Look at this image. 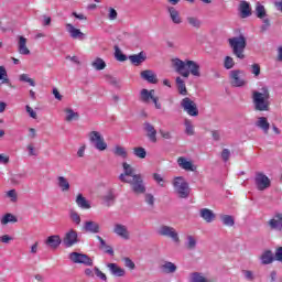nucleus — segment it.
<instances>
[{"label": "nucleus", "mask_w": 282, "mask_h": 282, "mask_svg": "<svg viewBox=\"0 0 282 282\" xmlns=\"http://www.w3.org/2000/svg\"><path fill=\"white\" fill-rule=\"evenodd\" d=\"M122 166L123 173L119 175L120 182L130 184L131 191L134 195H144V193H147V185H144L142 174H135V169L127 162H123Z\"/></svg>", "instance_id": "obj_1"}, {"label": "nucleus", "mask_w": 282, "mask_h": 282, "mask_svg": "<svg viewBox=\"0 0 282 282\" xmlns=\"http://www.w3.org/2000/svg\"><path fill=\"white\" fill-rule=\"evenodd\" d=\"M173 67L177 74L183 76V78H188L192 74V76H196V78H199L202 76V73L199 72V65L195 61H182L180 58L172 59Z\"/></svg>", "instance_id": "obj_2"}, {"label": "nucleus", "mask_w": 282, "mask_h": 282, "mask_svg": "<svg viewBox=\"0 0 282 282\" xmlns=\"http://www.w3.org/2000/svg\"><path fill=\"white\" fill-rule=\"evenodd\" d=\"M252 104L256 111H270V89L263 86L260 91H252Z\"/></svg>", "instance_id": "obj_3"}, {"label": "nucleus", "mask_w": 282, "mask_h": 282, "mask_svg": "<svg viewBox=\"0 0 282 282\" xmlns=\"http://www.w3.org/2000/svg\"><path fill=\"white\" fill-rule=\"evenodd\" d=\"M228 43L229 47L232 50V54L243 61V58H246L243 52H246V46L248 45L246 36L240 34L239 36L230 37L228 39Z\"/></svg>", "instance_id": "obj_4"}, {"label": "nucleus", "mask_w": 282, "mask_h": 282, "mask_svg": "<svg viewBox=\"0 0 282 282\" xmlns=\"http://www.w3.org/2000/svg\"><path fill=\"white\" fill-rule=\"evenodd\" d=\"M173 186L181 199H186L191 195V189L188 188V183L184 181L183 177L178 176L174 178Z\"/></svg>", "instance_id": "obj_5"}, {"label": "nucleus", "mask_w": 282, "mask_h": 282, "mask_svg": "<svg viewBox=\"0 0 282 282\" xmlns=\"http://www.w3.org/2000/svg\"><path fill=\"white\" fill-rule=\"evenodd\" d=\"M229 78L232 87H246V85H248L246 72L241 69L230 70Z\"/></svg>", "instance_id": "obj_6"}, {"label": "nucleus", "mask_w": 282, "mask_h": 282, "mask_svg": "<svg viewBox=\"0 0 282 282\" xmlns=\"http://www.w3.org/2000/svg\"><path fill=\"white\" fill-rule=\"evenodd\" d=\"M158 235H160V237H167L169 239H172L174 243H180V234L174 227L162 225L158 229Z\"/></svg>", "instance_id": "obj_7"}, {"label": "nucleus", "mask_w": 282, "mask_h": 282, "mask_svg": "<svg viewBox=\"0 0 282 282\" xmlns=\"http://www.w3.org/2000/svg\"><path fill=\"white\" fill-rule=\"evenodd\" d=\"M88 138L97 151H107V142H105V137H102L100 132L91 131L88 134Z\"/></svg>", "instance_id": "obj_8"}, {"label": "nucleus", "mask_w": 282, "mask_h": 282, "mask_svg": "<svg viewBox=\"0 0 282 282\" xmlns=\"http://www.w3.org/2000/svg\"><path fill=\"white\" fill-rule=\"evenodd\" d=\"M181 107L184 111H186L187 116H192L193 118H197V116H199L197 104H195V101L188 97H185L181 100Z\"/></svg>", "instance_id": "obj_9"}, {"label": "nucleus", "mask_w": 282, "mask_h": 282, "mask_svg": "<svg viewBox=\"0 0 282 282\" xmlns=\"http://www.w3.org/2000/svg\"><path fill=\"white\" fill-rule=\"evenodd\" d=\"M254 182L258 191H268L272 186V181L263 172L256 173Z\"/></svg>", "instance_id": "obj_10"}, {"label": "nucleus", "mask_w": 282, "mask_h": 282, "mask_svg": "<svg viewBox=\"0 0 282 282\" xmlns=\"http://www.w3.org/2000/svg\"><path fill=\"white\" fill-rule=\"evenodd\" d=\"M69 259L73 263H82L83 265H94V260L85 253L70 252Z\"/></svg>", "instance_id": "obj_11"}, {"label": "nucleus", "mask_w": 282, "mask_h": 282, "mask_svg": "<svg viewBox=\"0 0 282 282\" xmlns=\"http://www.w3.org/2000/svg\"><path fill=\"white\" fill-rule=\"evenodd\" d=\"M143 131L145 132L147 138L155 144L158 142V130H155V126L151 122L143 123Z\"/></svg>", "instance_id": "obj_12"}, {"label": "nucleus", "mask_w": 282, "mask_h": 282, "mask_svg": "<svg viewBox=\"0 0 282 282\" xmlns=\"http://www.w3.org/2000/svg\"><path fill=\"white\" fill-rule=\"evenodd\" d=\"M63 243L66 248H72V246L78 243V232L74 229L68 230L63 238Z\"/></svg>", "instance_id": "obj_13"}, {"label": "nucleus", "mask_w": 282, "mask_h": 282, "mask_svg": "<svg viewBox=\"0 0 282 282\" xmlns=\"http://www.w3.org/2000/svg\"><path fill=\"white\" fill-rule=\"evenodd\" d=\"M44 243L51 250H58V248H61V243H63V239H61L59 235H53V236H48L45 239Z\"/></svg>", "instance_id": "obj_14"}, {"label": "nucleus", "mask_w": 282, "mask_h": 282, "mask_svg": "<svg viewBox=\"0 0 282 282\" xmlns=\"http://www.w3.org/2000/svg\"><path fill=\"white\" fill-rule=\"evenodd\" d=\"M113 232L117 235V237H120L121 239H124L126 241L130 239L131 234L129 232V229L127 226L122 224H116L113 227Z\"/></svg>", "instance_id": "obj_15"}, {"label": "nucleus", "mask_w": 282, "mask_h": 282, "mask_svg": "<svg viewBox=\"0 0 282 282\" xmlns=\"http://www.w3.org/2000/svg\"><path fill=\"white\" fill-rule=\"evenodd\" d=\"M269 227L271 230H278L281 232L282 230V214H275L273 218L269 220Z\"/></svg>", "instance_id": "obj_16"}, {"label": "nucleus", "mask_w": 282, "mask_h": 282, "mask_svg": "<svg viewBox=\"0 0 282 282\" xmlns=\"http://www.w3.org/2000/svg\"><path fill=\"white\" fill-rule=\"evenodd\" d=\"M66 30L70 34V39H78L79 41H84L85 33L80 31V29H76L70 23L66 24Z\"/></svg>", "instance_id": "obj_17"}, {"label": "nucleus", "mask_w": 282, "mask_h": 282, "mask_svg": "<svg viewBox=\"0 0 282 282\" xmlns=\"http://www.w3.org/2000/svg\"><path fill=\"white\" fill-rule=\"evenodd\" d=\"M83 229L85 230V232H91L93 235H98V232H100V224L93 220H87L84 224Z\"/></svg>", "instance_id": "obj_18"}, {"label": "nucleus", "mask_w": 282, "mask_h": 282, "mask_svg": "<svg viewBox=\"0 0 282 282\" xmlns=\"http://www.w3.org/2000/svg\"><path fill=\"white\" fill-rule=\"evenodd\" d=\"M107 268L112 276H126L127 271L117 263H108Z\"/></svg>", "instance_id": "obj_19"}, {"label": "nucleus", "mask_w": 282, "mask_h": 282, "mask_svg": "<svg viewBox=\"0 0 282 282\" xmlns=\"http://www.w3.org/2000/svg\"><path fill=\"white\" fill-rule=\"evenodd\" d=\"M177 164L184 171H197V166H195L193 162L186 160L184 156H180L177 159Z\"/></svg>", "instance_id": "obj_20"}, {"label": "nucleus", "mask_w": 282, "mask_h": 282, "mask_svg": "<svg viewBox=\"0 0 282 282\" xmlns=\"http://www.w3.org/2000/svg\"><path fill=\"white\" fill-rule=\"evenodd\" d=\"M141 78L148 83H151L152 85H156L158 83V75H155V73L151 69L142 70Z\"/></svg>", "instance_id": "obj_21"}, {"label": "nucleus", "mask_w": 282, "mask_h": 282, "mask_svg": "<svg viewBox=\"0 0 282 282\" xmlns=\"http://www.w3.org/2000/svg\"><path fill=\"white\" fill-rule=\"evenodd\" d=\"M199 215H200L202 219H204V221H206L207 224H213V221H215L216 215L212 209L202 208L199 210Z\"/></svg>", "instance_id": "obj_22"}, {"label": "nucleus", "mask_w": 282, "mask_h": 282, "mask_svg": "<svg viewBox=\"0 0 282 282\" xmlns=\"http://www.w3.org/2000/svg\"><path fill=\"white\" fill-rule=\"evenodd\" d=\"M167 12L172 23L175 25H180L182 23V15H180V11H177V9L174 7H167Z\"/></svg>", "instance_id": "obj_23"}, {"label": "nucleus", "mask_w": 282, "mask_h": 282, "mask_svg": "<svg viewBox=\"0 0 282 282\" xmlns=\"http://www.w3.org/2000/svg\"><path fill=\"white\" fill-rule=\"evenodd\" d=\"M239 10H240L241 19H248V17H252V9L250 8L249 2L247 1L240 2Z\"/></svg>", "instance_id": "obj_24"}, {"label": "nucleus", "mask_w": 282, "mask_h": 282, "mask_svg": "<svg viewBox=\"0 0 282 282\" xmlns=\"http://www.w3.org/2000/svg\"><path fill=\"white\" fill-rule=\"evenodd\" d=\"M128 58L132 65H135L138 67V65H142V63L147 61V53L140 52L139 54L130 55Z\"/></svg>", "instance_id": "obj_25"}, {"label": "nucleus", "mask_w": 282, "mask_h": 282, "mask_svg": "<svg viewBox=\"0 0 282 282\" xmlns=\"http://www.w3.org/2000/svg\"><path fill=\"white\" fill-rule=\"evenodd\" d=\"M18 52L23 56H28V54H30V48H28V39L21 35L19 36Z\"/></svg>", "instance_id": "obj_26"}, {"label": "nucleus", "mask_w": 282, "mask_h": 282, "mask_svg": "<svg viewBox=\"0 0 282 282\" xmlns=\"http://www.w3.org/2000/svg\"><path fill=\"white\" fill-rule=\"evenodd\" d=\"M161 270L164 274H175V272H177V265L171 261H165L161 265Z\"/></svg>", "instance_id": "obj_27"}, {"label": "nucleus", "mask_w": 282, "mask_h": 282, "mask_svg": "<svg viewBox=\"0 0 282 282\" xmlns=\"http://www.w3.org/2000/svg\"><path fill=\"white\" fill-rule=\"evenodd\" d=\"M76 204L79 208H83L84 210H89V208H91V204L89 203V200H87V198H85V196H83V194L77 195Z\"/></svg>", "instance_id": "obj_28"}, {"label": "nucleus", "mask_w": 282, "mask_h": 282, "mask_svg": "<svg viewBox=\"0 0 282 282\" xmlns=\"http://www.w3.org/2000/svg\"><path fill=\"white\" fill-rule=\"evenodd\" d=\"M57 186L61 188L62 193H67L72 186L69 181L65 176H57Z\"/></svg>", "instance_id": "obj_29"}, {"label": "nucleus", "mask_w": 282, "mask_h": 282, "mask_svg": "<svg viewBox=\"0 0 282 282\" xmlns=\"http://www.w3.org/2000/svg\"><path fill=\"white\" fill-rule=\"evenodd\" d=\"M260 261H261L262 265H270V263H272L274 261V254L272 253V251L265 250L261 254Z\"/></svg>", "instance_id": "obj_30"}, {"label": "nucleus", "mask_w": 282, "mask_h": 282, "mask_svg": "<svg viewBox=\"0 0 282 282\" xmlns=\"http://www.w3.org/2000/svg\"><path fill=\"white\" fill-rule=\"evenodd\" d=\"M256 127L262 129L264 133L270 131V122H268V118L265 117H259L258 121L256 122Z\"/></svg>", "instance_id": "obj_31"}, {"label": "nucleus", "mask_w": 282, "mask_h": 282, "mask_svg": "<svg viewBox=\"0 0 282 282\" xmlns=\"http://www.w3.org/2000/svg\"><path fill=\"white\" fill-rule=\"evenodd\" d=\"M154 94H155V90H153V89L149 90V89L143 88L141 90V101L149 104V101L152 100Z\"/></svg>", "instance_id": "obj_32"}, {"label": "nucleus", "mask_w": 282, "mask_h": 282, "mask_svg": "<svg viewBox=\"0 0 282 282\" xmlns=\"http://www.w3.org/2000/svg\"><path fill=\"white\" fill-rule=\"evenodd\" d=\"M186 22L191 28H194V30H199L202 28V21L197 17H187Z\"/></svg>", "instance_id": "obj_33"}, {"label": "nucleus", "mask_w": 282, "mask_h": 282, "mask_svg": "<svg viewBox=\"0 0 282 282\" xmlns=\"http://www.w3.org/2000/svg\"><path fill=\"white\" fill-rule=\"evenodd\" d=\"M176 85L178 93L181 96H188V90L186 89V84L184 83V79L182 77H176Z\"/></svg>", "instance_id": "obj_34"}, {"label": "nucleus", "mask_w": 282, "mask_h": 282, "mask_svg": "<svg viewBox=\"0 0 282 282\" xmlns=\"http://www.w3.org/2000/svg\"><path fill=\"white\" fill-rule=\"evenodd\" d=\"M184 127L186 135H195V126L191 119L184 120Z\"/></svg>", "instance_id": "obj_35"}, {"label": "nucleus", "mask_w": 282, "mask_h": 282, "mask_svg": "<svg viewBox=\"0 0 282 282\" xmlns=\"http://www.w3.org/2000/svg\"><path fill=\"white\" fill-rule=\"evenodd\" d=\"M65 113H66V122H72V120H78V118H80V115H78V112H75L72 108H67L65 109Z\"/></svg>", "instance_id": "obj_36"}, {"label": "nucleus", "mask_w": 282, "mask_h": 282, "mask_svg": "<svg viewBox=\"0 0 282 282\" xmlns=\"http://www.w3.org/2000/svg\"><path fill=\"white\" fill-rule=\"evenodd\" d=\"M17 221H19V219L17 218V216H14L12 214H6L1 218L2 226H6L8 224H17Z\"/></svg>", "instance_id": "obj_37"}, {"label": "nucleus", "mask_w": 282, "mask_h": 282, "mask_svg": "<svg viewBox=\"0 0 282 282\" xmlns=\"http://www.w3.org/2000/svg\"><path fill=\"white\" fill-rule=\"evenodd\" d=\"M189 282H208L203 273L193 272L189 274Z\"/></svg>", "instance_id": "obj_38"}, {"label": "nucleus", "mask_w": 282, "mask_h": 282, "mask_svg": "<svg viewBox=\"0 0 282 282\" xmlns=\"http://www.w3.org/2000/svg\"><path fill=\"white\" fill-rule=\"evenodd\" d=\"M91 66L94 67V69H97V72H100L102 69H105V67H107V63H105V61L100 57H97Z\"/></svg>", "instance_id": "obj_39"}, {"label": "nucleus", "mask_w": 282, "mask_h": 282, "mask_svg": "<svg viewBox=\"0 0 282 282\" xmlns=\"http://www.w3.org/2000/svg\"><path fill=\"white\" fill-rule=\"evenodd\" d=\"M113 153L123 160H127L128 158L127 149H124L122 145H116Z\"/></svg>", "instance_id": "obj_40"}, {"label": "nucleus", "mask_w": 282, "mask_h": 282, "mask_svg": "<svg viewBox=\"0 0 282 282\" xmlns=\"http://www.w3.org/2000/svg\"><path fill=\"white\" fill-rule=\"evenodd\" d=\"M186 248L187 250H195V248H197V239H195L192 235H188L186 237Z\"/></svg>", "instance_id": "obj_41"}, {"label": "nucleus", "mask_w": 282, "mask_h": 282, "mask_svg": "<svg viewBox=\"0 0 282 282\" xmlns=\"http://www.w3.org/2000/svg\"><path fill=\"white\" fill-rule=\"evenodd\" d=\"M0 80H2V85H10V78H8L6 66H0Z\"/></svg>", "instance_id": "obj_42"}, {"label": "nucleus", "mask_w": 282, "mask_h": 282, "mask_svg": "<svg viewBox=\"0 0 282 282\" xmlns=\"http://www.w3.org/2000/svg\"><path fill=\"white\" fill-rule=\"evenodd\" d=\"M115 58L120 63H124V61H127V55L122 53L118 45H115Z\"/></svg>", "instance_id": "obj_43"}, {"label": "nucleus", "mask_w": 282, "mask_h": 282, "mask_svg": "<svg viewBox=\"0 0 282 282\" xmlns=\"http://www.w3.org/2000/svg\"><path fill=\"white\" fill-rule=\"evenodd\" d=\"M265 7L258 2L256 7V15L258 19H265Z\"/></svg>", "instance_id": "obj_44"}, {"label": "nucleus", "mask_w": 282, "mask_h": 282, "mask_svg": "<svg viewBox=\"0 0 282 282\" xmlns=\"http://www.w3.org/2000/svg\"><path fill=\"white\" fill-rule=\"evenodd\" d=\"M104 202L106 206H113V202H116V195H113V192H109L104 196Z\"/></svg>", "instance_id": "obj_45"}, {"label": "nucleus", "mask_w": 282, "mask_h": 282, "mask_svg": "<svg viewBox=\"0 0 282 282\" xmlns=\"http://www.w3.org/2000/svg\"><path fill=\"white\" fill-rule=\"evenodd\" d=\"M133 153L135 158H140L141 160H144V158H147V150L142 147L134 148Z\"/></svg>", "instance_id": "obj_46"}, {"label": "nucleus", "mask_w": 282, "mask_h": 282, "mask_svg": "<svg viewBox=\"0 0 282 282\" xmlns=\"http://www.w3.org/2000/svg\"><path fill=\"white\" fill-rule=\"evenodd\" d=\"M221 221L225 226H235V218L230 215H224L221 216Z\"/></svg>", "instance_id": "obj_47"}, {"label": "nucleus", "mask_w": 282, "mask_h": 282, "mask_svg": "<svg viewBox=\"0 0 282 282\" xmlns=\"http://www.w3.org/2000/svg\"><path fill=\"white\" fill-rule=\"evenodd\" d=\"M20 80L22 83H29V85H31V87H36V83L34 82V79L30 78L29 74L20 75Z\"/></svg>", "instance_id": "obj_48"}, {"label": "nucleus", "mask_w": 282, "mask_h": 282, "mask_svg": "<svg viewBox=\"0 0 282 282\" xmlns=\"http://www.w3.org/2000/svg\"><path fill=\"white\" fill-rule=\"evenodd\" d=\"M224 67L225 69H232V67H235V59L231 56H226Z\"/></svg>", "instance_id": "obj_49"}, {"label": "nucleus", "mask_w": 282, "mask_h": 282, "mask_svg": "<svg viewBox=\"0 0 282 282\" xmlns=\"http://www.w3.org/2000/svg\"><path fill=\"white\" fill-rule=\"evenodd\" d=\"M153 180L154 182H156V184H159V186L164 187L165 181H164V177H162V174L154 173Z\"/></svg>", "instance_id": "obj_50"}, {"label": "nucleus", "mask_w": 282, "mask_h": 282, "mask_svg": "<svg viewBox=\"0 0 282 282\" xmlns=\"http://www.w3.org/2000/svg\"><path fill=\"white\" fill-rule=\"evenodd\" d=\"M251 74H253L256 78L259 77L261 75V66L259 64L251 65Z\"/></svg>", "instance_id": "obj_51"}, {"label": "nucleus", "mask_w": 282, "mask_h": 282, "mask_svg": "<svg viewBox=\"0 0 282 282\" xmlns=\"http://www.w3.org/2000/svg\"><path fill=\"white\" fill-rule=\"evenodd\" d=\"M7 197H9L11 202L17 203L18 200L17 189H11L7 192Z\"/></svg>", "instance_id": "obj_52"}, {"label": "nucleus", "mask_w": 282, "mask_h": 282, "mask_svg": "<svg viewBox=\"0 0 282 282\" xmlns=\"http://www.w3.org/2000/svg\"><path fill=\"white\" fill-rule=\"evenodd\" d=\"M126 268H129V270H133L135 268V262L131 260V258H124L123 259Z\"/></svg>", "instance_id": "obj_53"}, {"label": "nucleus", "mask_w": 282, "mask_h": 282, "mask_svg": "<svg viewBox=\"0 0 282 282\" xmlns=\"http://www.w3.org/2000/svg\"><path fill=\"white\" fill-rule=\"evenodd\" d=\"M94 270H95V274H96V276H98V279H100L101 281H107V274H105L102 271H100V269H98L97 267H95Z\"/></svg>", "instance_id": "obj_54"}, {"label": "nucleus", "mask_w": 282, "mask_h": 282, "mask_svg": "<svg viewBox=\"0 0 282 282\" xmlns=\"http://www.w3.org/2000/svg\"><path fill=\"white\" fill-rule=\"evenodd\" d=\"M108 19L110 21H116L118 19V11H116V9H113V8H110Z\"/></svg>", "instance_id": "obj_55"}, {"label": "nucleus", "mask_w": 282, "mask_h": 282, "mask_svg": "<svg viewBox=\"0 0 282 282\" xmlns=\"http://www.w3.org/2000/svg\"><path fill=\"white\" fill-rule=\"evenodd\" d=\"M70 219L74 221V224H77V226L80 225V215H78V213L72 212Z\"/></svg>", "instance_id": "obj_56"}, {"label": "nucleus", "mask_w": 282, "mask_h": 282, "mask_svg": "<svg viewBox=\"0 0 282 282\" xmlns=\"http://www.w3.org/2000/svg\"><path fill=\"white\" fill-rule=\"evenodd\" d=\"M145 202L149 206H154L155 197L152 194H145Z\"/></svg>", "instance_id": "obj_57"}, {"label": "nucleus", "mask_w": 282, "mask_h": 282, "mask_svg": "<svg viewBox=\"0 0 282 282\" xmlns=\"http://www.w3.org/2000/svg\"><path fill=\"white\" fill-rule=\"evenodd\" d=\"M221 160L224 162H228V160H230V150L228 149H224L221 152Z\"/></svg>", "instance_id": "obj_58"}, {"label": "nucleus", "mask_w": 282, "mask_h": 282, "mask_svg": "<svg viewBox=\"0 0 282 282\" xmlns=\"http://www.w3.org/2000/svg\"><path fill=\"white\" fill-rule=\"evenodd\" d=\"M26 112L29 113V116L31 118H33L34 120H36V111H34V109H32V107L30 106H25Z\"/></svg>", "instance_id": "obj_59"}, {"label": "nucleus", "mask_w": 282, "mask_h": 282, "mask_svg": "<svg viewBox=\"0 0 282 282\" xmlns=\"http://www.w3.org/2000/svg\"><path fill=\"white\" fill-rule=\"evenodd\" d=\"M160 134L164 140H171V138H173V134H171L170 131L160 130Z\"/></svg>", "instance_id": "obj_60"}, {"label": "nucleus", "mask_w": 282, "mask_h": 282, "mask_svg": "<svg viewBox=\"0 0 282 282\" xmlns=\"http://www.w3.org/2000/svg\"><path fill=\"white\" fill-rule=\"evenodd\" d=\"M10 163V156L7 154H0V164H9Z\"/></svg>", "instance_id": "obj_61"}, {"label": "nucleus", "mask_w": 282, "mask_h": 282, "mask_svg": "<svg viewBox=\"0 0 282 282\" xmlns=\"http://www.w3.org/2000/svg\"><path fill=\"white\" fill-rule=\"evenodd\" d=\"M243 274L248 281H254V273H252V271L246 270V271H243Z\"/></svg>", "instance_id": "obj_62"}, {"label": "nucleus", "mask_w": 282, "mask_h": 282, "mask_svg": "<svg viewBox=\"0 0 282 282\" xmlns=\"http://www.w3.org/2000/svg\"><path fill=\"white\" fill-rule=\"evenodd\" d=\"M14 238H12L11 236L9 235H3L2 237H0V241L2 243H10V241H12Z\"/></svg>", "instance_id": "obj_63"}, {"label": "nucleus", "mask_w": 282, "mask_h": 282, "mask_svg": "<svg viewBox=\"0 0 282 282\" xmlns=\"http://www.w3.org/2000/svg\"><path fill=\"white\" fill-rule=\"evenodd\" d=\"M275 261H282V247H279L275 251Z\"/></svg>", "instance_id": "obj_64"}]
</instances>
